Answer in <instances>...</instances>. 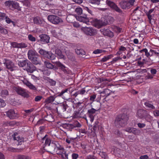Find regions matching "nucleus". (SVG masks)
Here are the masks:
<instances>
[{
	"instance_id": "f257e3e1",
	"label": "nucleus",
	"mask_w": 159,
	"mask_h": 159,
	"mask_svg": "<svg viewBox=\"0 0 159 159\" xmlns=\"http://www.w3.org/2000/svg\"><path fill=\"white\" fill-rule=\"evenodd\" d=\"M129 119L128 116L125 114H120L116 117L114 124L117 127L124 126L127 124V122Z\"/></svg>"
},
{
	"instance_id": "f03ea898",
	"label": "nucleus",
	"mask_w": 159,
	"mask_h": 159,
	"mask_svg": "<svg viewBox=\"0 0 159 159\" xmlns=\"http://www.w3.org/2000/svg\"><path fill=\"white\" fill-rule=\"evenodd\" d=\"M92 102H91L90 103H88L87 105V106L89 105L91 107V108L88 110L87 114L90 118V121L92 122L94 120V116L96 112L98 111L101 108L100 103L97 102L96 103L97 106L94 107V108L92 107Z\"/></svg>"
},
{
	"instance_id": "7ed1b4c3",
	"label": "nucleus",
	"mask_w": 159,
	"mask_h": 159,
	"mask_svg": "<svg viewBox=\"0 0 159 159\" xmlns=\"http://www.w3.org/2000/svg\"><path fill=\"white\" fill-rule=\"evenodd\" d=\"M48 20L51 23L55 25H58L63 22L62 20L57 16L50 15L48 16Z\"/></svg>"
},
{
	"instance_id": "20e7f679",
	"label": "nucleus",
	"mask_w": 159,
	"mask_h": 159,
	"mask_svg": "<svg viewBox=\"0 0 159 159\" xmlns=\"http://www.w3.org/2000/svg\"><path fill=\"white\" fill-rule=\"evenodd\" d=\"M135 2V0H130L129 1H122L119 3V5L122 9H129L134 5Z\"/></svg>"
},
{
	"instance_id": "39448f33",
	"label": "nucleus",
	"mask_w": 159,
	"mask_h": 159,
	"mask_svg": "<svg viewBox=\"0 0 159 159\" xmlns=\"http://www.w3.org/2000/svg\"><path fill=\"white\" fill-rule=\"evenodd\" d=\"M82 31L85 34L88 36H93L96 34V31L91 27H82Z\"/></svg>"
},
{
	"instance_id": "423d86ee",
	"label": "nucleus",
	"mask_w": 159,
	"mask_h": 159,
	"mask_svg": "<svg viewBox=\"0 0 159 159\" xmlns=\"http://www.w3.org/2000/svg\"><path fill=\"white\" fill-rule=\"evenodd\" d=\"M52 143L55 145L54 151L57 154L63 153V152L65 151L63 146L60 145L57 142L54 141L52 142Z\"/></svg>"
},
{
	"instance_id": "0eeeda50",
	"label": "nucleus",
	"mask_w": 159,
	"mask_h": 159,
	"mask_svg": "<svg viewBox=\"0 0 159 159\" xmlns=\"http://www.w3.org/2000/svg\"><path fill=\"white\" fill-rule=\"evenodd\" d=\"M5 4L6 5L8 6L11 9H16L18 10H21L20 7L19 6V4L17 2L13 1H6Z\"/></svg>"
},
{
	"instance_id": "6e6552de",
	"label": "nucleus",
	"mask_w": 159,
	"mask_h": 159,
	"mask_svg": "<svg viewBox=\"0 0 159 159\" xmlns=\"http://www.w3.org/2000/svg\"><path fill=\"white\" fill-rule=\"evenodd\" d=\"M106 3L108 6L114 10L120 13H122V10L112 1L109 0H107L106 1Z\"/></svg>"
},
{
	"instance_id": "1a4fd4ad",
	"label": "nucleus",
	"mask_w": 159,
	"mask_h": 159,
	"mask_svg": "<svg viewBox=\"0 0 159 159\" xmlns=\"http://www.w3.org/2000/svg\"><path fill=\"white\" fill-rule=\"evenodd\" d=\"M14 90L18 94L24 98L29 97V94L26 90L20 87H15L14 88Z\"/></svg>"
},
{
	"instance_id": "9d476101",
	"label": "nucleus",
	"mask_w": 159,
	"mask_h": 159,
	"mask_svg": "<svg viewBox=\"0 0 159 159\" xmlns=\"http://www.w3.org/2000/svg\"><path fill=\"white\" fill-rule=\"evenodd\" d=\"M124 130L129 133H132L135 135H139L140 133L139 129L134 127H127Z\"/></svg>"
},
{
	"instance_id": "9b49d317",
	"label": "nucleus",
	"mask_w": 159,
	"mask_h": 159,
	"mask_svg": "<svg viewBox=\"0 0 159 159\" xmlns=\"http://www.w3.org/2000/svg\"><path fill=\"white\" fill-rule=\"evenodd\" d=\"M18 65L20 67H23V69L26 70L28 73L30 72V66L26 61H20L19 62Z\"/></svg>"
},
{
	"instance_id": "f8f14e48",
	"label": "nucleus",
	"mask_w": 159,
	"mask_h": 159,
	"mask_svg": "<svg viewBox=\"0 0 159 159\" xmlns=\"http://www.w3.org/2000/svg\"><path fill=\"white\" fill-rule=\"evenodd\" d=\"M34 52L30 50V60L31 62L35 65H37L39 63V61L37 58L38 55L35 53H33Z\"/></svg>"
},
{
	"instance_id": "ddd939ff",
	"label": "nucleus",
	"mask_w": 159,
	"mask_h": 159,
	"mask_svg": "<svg viewBox=\"0 0 159 159\" xmlns=\"http://www.w3.org/2000/svg\"><path fill=\"white\" fill-rule=\"evenodd\" d=\"M40 139L41 140V142L43 143L44 142V145L45 147H44V148H45L46 146H49L51 142V140L50 137L48 135L46 134L44 137L41 138Z\"/></svg>"
},
{
	"instance_id": "4468645a",
	"label": "nucleus",
	"mask_w": 159,
	"mask_h": 159,
	"mask_svg": "<svg viewBox=\"0 0 159 159\" xmlns=\"http://www.w3.org/2000/svg\"><path fill=\"white\" fill-rule=\"evenodd\" d=\"M73 116L75 118H84L86 117L84 114V111L83 110L81 111H75L73 114Z\"/></svg>"
},
{
	"instance_id": "2eb2a0df",
	"label": "nucleus",
	"mask_w": 159,
	"mask_h": 159,
	"mask_svg": "<svg viewBox=\"0 0 159 159\" xmlns=\"http://www.w3.org/2000/svg\"><path fill=\"white\" fill-rule=\"evenodd\" d=\"M7 115L11 119H15L18 117L17 113H16L13 110H10L7 111Z\"/></svg>"
},
{
	"instance_id": "dca6fc26",
	"label": "nucleus",
	"mask_w": 159,
	"mask_h": 159,
	"mask_svg": "<svg viewBox=\"0 0 159 159\" xmlns=\"http://www.w3.org/2000/svg\"><path fill=\"white\" fill-rule=\"evenodd\" d=\"M39 37L42 43L46 44L49 43L50 37L48 36L45 34H42L40 35Z\"/></svg>"
},
{
	"instance_id": "f3484780",
	"label": "nucleus",
	"mask_w": 159,
	"mask_h": 159,
	"mask_svg": "<svg viewBox=\"0 0 159 159\" xmlns=\"http://www.w3.org/2000/svg\"><path fill=\"white\" fill-rule=\"evenodd\" d=\"M147 111L144 109H139L137 111V116L139 118L143 119L144 118L145 115L147 114Z\"/></svg>"
},
{
	"instance_id": "a211bd4d",
	"label": "nucleus",
	"mask_w": 159,
	"mask_h": 159,
	"mask_svg": "<svg viewBox=\"0 0 159 159\" xmlns=\"http://www.w3.org/2000/svg\"><path fill=\"white\" fill-rule=\"evenodd\" d=\"M104 24L106 25L107 24L112 23L114 21V19L111 16H106L104 17Z\"/></svg>"
},
{
	"instance_id": "6ab92c4d",
	"label": "nucleus",
	"mask_w": 159,
	"mask_h": 159,
	"mask_svg": "<svg viewBox=\"0 0 159 159\" xmlns=\"http://www.w3.org/2000/svg\"><path fill=\"white\" fill-rule=\"evenodd\" d=\"M7 68L11 71H13L15 68V66L13 62L7 60L5 63Z\"/></svg>"
},
{
	"instance_id": "aec40b11",
	"label": "nucleus",
	"mask_w": 159,
	"mask_h": 159,
	"mask_svg": "<svg viewBox=\"0 0 159 159\" xmlns=\"http://www.w3.org/2000/svg\"><path fill=\"white\" fill-rule=\"evenodd\" d=\"M154 11V9L152 8L150 9L148 11L145 12L146 15L147 16L149 23H151V20L154 17V14H152V13Z\"/></svg>"
},
{
	"instance_id": "412c9836",
	"label": "nucleus",
	"mask_w": 159,
	"mask_h": 159,
	"mask_svg": "<svg viewBox=\"0 0 159 159\" xmlns=\"http://www.w3.org/2000/svg\"><path fill=\"white\" fill-rule=\"evenodd\" d=\"M45 128L44 126H41L39 128V131L37 135V137L40 140L41 138L44 136L43 134L45 132Z\"/></svg>"
},
{
	"instance_id": "4be33fe9",
	"label": "nucleus",
	"mask_w": 159,
	"mask_h": 159,
	"mask_svg": "<svg viewBox=\"0 0 159 159\" xmlns=\"http://www.w3.org/2000/svg\"><path fill=\"white\" fill-rule=\"evenodd\" d=\"M77 20L78 21L83 22L84 23L87 24L89 22V19L87 17V15H83L82 16H79L77 18Z\"/></svg>"
},
{
	"instance_id": "5701e85b",
	"label": "nucleus",
	"mask_w": 159,
	"mask_h": 159,
	"mask_svg": "<svg viewBox=\"0 0 159 159\" xmlns=\"http://www.w3.org/2000/svg\"><path fill=\"white\" fill-rule=\"evenodd\" d=\"M99 93L100 94L98 95V98L96 100H97V102H98V101H99L100 100H102L103 102H104L105 101V99L107 97L103 91H99Z\"/></svg>"
},
{
	"instance_id": "b1692460",
	"label": "nucleus",
	"mask_w": 159,
	"mask_h": 159,
	"mask_svg": "<svg viewBox=\"0 0 159 159\" xmlns=\"http://www.w3.org/2000/svg\"><path fill=\"white\" fill-rule=\"evenodd\" d=\"M34 23V24L39 25L43 24L44 20L39 16L34 17L33 19Z\"/></svg>"
},
{
	"instance_id": "393cba45",
	"label": "nucleus",
	"mask_w": 159,
	"mask_h": 159,
	"mask_svg": "<svg viewBox=\"0 0 159 159\" xmlns=\"http://www.w3.org/2000/svg\"><path fill=\"white\" fill-rule=\"evenodd\" d=\"M74 101L71 99H69L68 100H67L66 102L65 105L67 107H72L74 109L75 108L74 106Z\"/></svg>"
},
{
	"instance_id": "a878e982",
	"label": "nucleus",
	"mask_w": 159,
	"mask_h": 159,
	"mask_svg": "<svg viewBox=\"0 0 159 159\" xmlns=\"http://www.w3.org/2000/svg\"><path fill=\"white\" fill-rule=\"evenodd\" d=\"M58 66L61 68V70L65 73L69 74L71 73V71L67 69H66V67L60 62H58Z\"/></svg>"
},
{
	"instance_id": "bb28decb",
	"label": "nucleus",
	"mask_w": 159,
	"mask_h": 159,
	"mask_svg": "<svg viewBox=\"0 0 159 159\" xmlns=\"http://www.w3.org/2000/svg\"><path fill=\"white\" fill-rule=\"evenodd\" d=\"M61 126L64 128L66 129L68 131H71L74 128V126L72 124H64L61 125Z\"/></svg>"
},
{
	"instance_id": "cd10ccee",
	"label": "nucleus",
	"mask_w": 159,
	"mask_h": 159,
	"mask_svg": "<svg viewBox=\"0 0 159 159\" xmlns=\"http://www.w3.org/2000/svg\"><path fill=\"white\" fill-rule=\"evenodd\" d=\"M104 35L108 36L110 37H112L114 36L113 33L109 29H102Z\"/></svg>"
},
{
	"instance_id": "c85d7f7f",
	"label": "nucleus",
	"mask_w": 159,
	"mask_h": 159,
	"mask_svg": "<svg viewBox=\"0 0 159 159\" xmlns=\"http://www.w3.org/2000/svg\"><path fill=\"white\" fill-rule=\"evenodd\" d=\"M56 108L57 112H61L65 111L66 110L67 107L65 103H64L59 105Z\"/></svg>"
},
{
	"instance_id": "c756f323",
	"label": "nucleus",
	"mask_w": 159,
	"mask_h": 159,
	"mask_svg": "<svg viewBox=\"0 0 159 159\" xmlns=\"http://www.w3.org/2000/svg\"><path fill=\"white\" fill-rule=\"evenodd\" d=\"M44 57L51 60H53L55 58V56L51 51H47Z\"/></svg>"
},
{
	"instance_id": "7c9ffc66",
	"label": "nucleus",
	"mask_w": 159,
	"mask_h": 159,
	"mask_svg": "<svg viewBox=\"0 0 159 159\" xmlns=\"http://www.w3.org/2000/svg\"><path fill=\"white\" fill-rule=\"evenodd\" d=\"M13 139L14 140L17 141L19 143L23 142L24 140L22 137H20L18 136L17 133H15L13 135Z\"/></svg>"
},
{
	"instance_id": "2f4dec72",
	"label": "nucleus",
	"mask_w": 159,
	"mask_h": 159,
	"mask_svg": "<svg viewBox=\"0 0 159 159\" xmlns=\"http://www.w3.org/2000/svg\"><path fill=\"white\" fill-rule=\"evenodd\" d=\"M95 26L97 27L101 28L103 26H105L104 21L95 19L94 20Z\"/></svg>"
},
{
	"instance_id": "473e14b6",
	"label": "nucleus",
	"mask_w": 159,
	"mask_h": 159,
	"mask_svg": "<svg viewBox=\"0 0 159 159\" xmlns=\"http://www.w3.org/2000/svg\"><path fill=\"white\" fill-rule=\"evenodd\" d=\"M55 96H50L45 99V102L47 104L51 103L55 100Z\"/></svg>"
},
{
	"instance_id": "72a5a7b5",
	"label": "nucleus",
	"mask_w": 159,
	"mask_h": 159,
	"mask_svg": "<svg viewBox=\"0 0 159 159\" xmlns=\"http://www.w3.org/2000/svg\"><path fill=\"white\" fill-rule=\"evenodd\" d=\"M75 19V16L72 15H68L66 17V20L70 23H72Z\"/></svg>"
},
{
	"instance_id": "f704fd0d",
	"label": "nucleus",
	"mask_w": 159,
	"mask_h": 159,
	"mask_svg": "<svg viewBox=\"0 0 159 159\" xmlns=\"http://www.w3.org/2000/svg\"><path fill=\"white\" fill-rule=\"evenodd\" d=\"M51 12L53 14L57 15L59 16H62L61 11L57 9H52L50 10Z\"/></svg>"
},
{
	"instance_id": "c9c22d12",
	"label": "nucleus",
	"mask_w": 159,
	"mask_h": 159,
	"mask_svg": "<svg viewBox=\"0 0 159 159\" xmlns=\"http://www.w3.org/2000/svg\"><path fill=\"white\" fill-rule=\"evenodd\" d=\"M150 52L152 53V54L150 57H148V60H150L151 61H153V59H152L151 58L152 57V56H159V52H157L156 51L152 50H150Z\"/></svg>"
},
{
	"instance_id": "e433bc0d",
	"label": "nucleus",
	"mask_w": 159,
	"mask_h": 159,
	"mask_svg": "<svg viewBox=\"0 0 159 159\" xmlns=\"http://www.w3.org/2000/svg\"><path fill=\"white\" fill-rule=\"evenodd\" d=\"M75 52L76 54L79 55H84L85 54V52L82 49H76Z\"/></svg>"
},
{
	"instance_id": "4c0bfd02",
	"label": "nucleus",
	"mask_w": 159,
	"mask_h": 159,
	"mask_svg": "<svg viewBox=\"0 0 159 159\" xmlns=\"http://www.w3.org/2000/svg\"><path fill=\"white\" fill-rule=\"evenodd\" d=\"M144 104L145 107L147 108L152 109H154L155 108V107L153 104H151L150 102H146L144 103Z\"/></svg>"
},
{
	"instance_id": "58836bf2",
	"label": "nucleus",
	"mask_w": 159,
	"mask_h": 159,
	"mask_svg": "<svg viewBox=\"0 0 159 159\" xmlns=\"http://www.w3.org/2000/svg\"><path fill=\"white\" fill-rule=\"evenodd\" d=\"M111 28L113 31L117 33H120L122 30L121 28L116 26H112Z\"/></svg>"
},
{
	"instance_id": "ea45409f",
	"label": "nucleus",
	"mask_w": 159,
	"mask_h": 159,
	"mask_svg": "<svg viewBox=\"0 0 159 159\" xmlns=\"http://www.w3.org/2000/svg\"><path fill=\"white\" fill-rule=\"evenodd\" d=\"M144 77L145 80H152L153 78V76L150 73L148 72L145 75Z\"/></svg>"
},
{
	"instance_id": "a19ab883",
	"label": "nucleus",
	"mask_w": 159,
	"mask_h": 159,
	"mask_svg": "<svg viewBox=\"0 0 159 159\" xmlns=\"http://www.w3.org/2000/svg\"><path fill=\"white\" fill-rule=\"evenodd\" d=\"M44 64L46 67L50 69H52L54 67L53 65L51 63L47 61H45Z\"/></svg>"
},
{
	"instance_id": "79ce46f5",
	"label": "nucleus",
	"mask_w": 159,
	"mask_h": 159,
	"mask_svg": "<svg viewBox=\"0 0 159 159\" xmlns=\"http://www.w3.org/2000/svg\"><path fill=\"white\" fill-rule=\"evenodd\" d=\"M152 117L149 114L148 112L147 111V114L145 115L143 119H145L147 121H149L152 119Z\"/></svg>"
},
{
	"instance_id": "37998d69",
	"label": "nucleus",
	"mask_w": 159,
	"mask_h": 159,
	"mask_svg": "<svg viewBox=\"0 0 159 159\" xmlns=\"http://www.w3.org/2000/svg\"><path fill=\"white\" fill-rule=\"evenodd\" d=\"M100 0H90L89 2L93 4L99 5L100 3Z\"/></svg>"
},
{
	"instance_id": "c03bdc74",
	"label": "nucleus",
	"mask_w": 159,
	"mask_h": 159,
	"mask_svg": "<svg viewBox=\"0 0 159 159\" xmlns=\"http://www.w3.org/2000/svg\"><path fill=\"white\" fill-rule=\"evenodd\" d=\"M140 52H144L145 53V55L147 57H148L149 56L150 57L151 56L150 53L148 52V50L146 48H145L140 50Z\"/></svg>"
},
{
	"instance_id": "a18cd8bd",
	"label": "nucleus",
	"mask_w": 159,
	"mask_h": 159,
	"mask_svg": "<svg viewBox=\"0 0 159 159\" xmlns=\"http://www.w3.org/2000/svg\"><path fill=\"white\" fill-rule=\"evenodd\" d=\"M102 91L107 97L108 96L111 92V91L108 89H105Z\"/></svg>"
},
{
	"instance_id": "49530a36",
	"label": "nucleus",
	"mask_w": 159,
	"mask_h": 159,
	"mask_svg": "<svg viewBox=\"0 0 159 159\" xmlns=\"http://www.w3.org/2000/svg\"><path fill=\"white\" fill-rule=\"evenodd\" d=\"M29 156L23 155H18L17 156V159H29Z\"/></svg>"
},
{
	"instance_id": "de8ad7c7",
	"label": "nucleus",
	"mask_w": 159,
	"mask_h": 159,
	"mask_svg": "<svg viewBox=\"0 0 159 159\" xmlns=\"http://www.w3.org/2000/svg\"><path fill=\"white\" fill-rule=\"evenodd\" d=\"M78 93H79V94H81L82 95H84L85 93H87V92L86 91L85 88L81 89V90H78Z\"/></svg>"
},
{
	"instance_id": "09e8293b",
	"label": "nucleus",
	"mask_w": 159,
	"mask_h": 159,
	"mask_svg": "<svg viewBox=\"0 0 159 159\" xmlns=\"http://www.w3.org/2000/svg\"><path fill=\"white\" fill-rule=\"evenodd\" d=\"M98 123L99 122L98 121H96L95 122L93 127V129L94 131H96V130L98 129Z\"/></svg>"
},
{
	"instance_id": "8fccbe9b",
	"label": "nucleus",
	"mask_w": 159,
	"mask_h": 159,
	"mask_svg": "<svg viewBox=\"0 0 159 159\" xmlns=\"http://www.w3.org/2000/svg\"><path fill=\"white\" fill-rule=\"evenodd\" d=\"M105 51L104 50H102V49H97L95 50H94L93 52V53L94 54H98L99 53H101L103 52H105Z\"/></svg>"
},
{
	"instance_id": "3c124183",
	"label": "nucleus",
	"mask_w": 159,
	"mask_h": 159,
	"mask_svg": "<svg viewBox=\"0 0 159 159\" xmlns=\"http://www.w3.org/2000/svg\"><path fill=\"white\" fill-rule=\"evenodd\" d=\"M68 90V89L67 88L65 89L64 90H62L61 93H60L58 95V96H63V95L64 94L66 93H67V92Z\"/></svg>"
},
{
	"instance_id": "603ef678",
	"label": "nucleus",
	"mask_w": 159,
	"mask_h": 159,
	"mask_svg": "<svg viewBox=\"0 0 159 159\" xmlns=\"http://www.w3.org/2000/svg\"><path fill=\"white\" fill-rule=\"evenodd\" d=\"M79 131L81 136H83L84 134H86L87 131L85 129H80Z\"/></svg>"
},
{
	"instance_id": "864d4df0",
	"label": "nucleus",
	"mask_w": 159,
	"mask_h": 159,
	"mask_svg": "<svg viewBox=\"0 0 159 159\" xmlns=\"http://www.w3.org/2000/svg\"><path fill=\"white\" fill-rule=\"evenodd\" d=\"M75 11L78 14L81 15L82 13V10L81 8H76Z\"/></svg>"
},
{
	"instance_id": "5fc2aeb1",
	"label": "nucleus",
	"mask_w": 159,
	"mask_h": 159,
	"mask_svg": "<svg viewBox=\"0 0 159 159\" xmlns=\"http://www.w3.org/2000/svg\"><path fill=\"white\" fill-rule=\"evenodd\" d=\"M47 51H45L43 49H41L39 51V52L40 55L43 56L44 57H45V54Z\"/></svg>"
},
{
	"instance_id": "6e6d98bb",
	"label": "nucleus",
	"mask_w": 159,
	"mask_h": 159,
	"mask_svg": "<svg viewBox=\"0 0 159 159\" xmlns=\"http://www.w3.org/2000/svg\"><path fill=\"white\" fill-rule=\"evenodd\" d=\"M111 57V55H108L107 57H104L101 60V61L102 62H105L108 60Z\"/></svg>"
},
{
	"instance_id": "4d7b16f0",
	"label": "nucleus",
	"mask_w": 159,
	"mask_h": 159,
	"mask_svg": "<svg viewBox=\"0 0 159 159\" xmlns=\"http://www.w3.org/2000/svg\"><path fill=\"white\" fill-rule=\"evenodd\" d=\"M6 105V103L3 99L0 98V107H3Z\"/></svg>"
},
{
	"instance_id": "13d9d810",
	"label": "nucleus",
	"mask_w": 159,
	"mask_h": 159,
	"mask_svg": "<svg viewBox=\"0 0 159 159\" xmlns=\"http://www.w3.org/2000/svg\"><path fill=\"white\" fill-rule=\"evenodd\" d=\"M48 82L52 86H55L56 83V81L53 80L52 79H49V80L48 81Z\"/></svg>"
},
{
	"instance_id": "bf43d9fd",
	"label": "nucleus",
	"mask_w": 159,
	"mask_h": 159,
	"mask_svg": "<svg viewBox=\"0 0 159 159\" xmlns=\"http://www.w3.org/2000/svg\"><path fill=\"white\" fill-rule=\"evenodd\" d=\"M0 33L5 34L7 33V31L6 29L0 26Z\"/></svg>"
},
{
	"instance_id": "052dcab7",
	"label": "nucleus",
	"mask_w": 159,
	"mask_h": 159,
	"mask_svg": "<svg viewBox=\"0 0 159 159\" xmlns=\"http://www.w3.org/2000/svg\"><path fill=\"white\" fill-rule=\"evenodd\" d=\"M79 156L78 154L73 153L71 155L72 159H77L79 157Z\"/></svg>"
},
{
	"instance_id": "680f3d73",
	"label": "nucleus",
	"mask_w": 159,
	"mask_h": 159,
	"mask_svg": "<svg viewBox=\"0 0 159 159\" xmlns=\"http://www.w3.org/2000/svg\"><path fill=\"white\" fill-rule=\"evenodd\" d=\"M24 5L28 7L30 5V2L29 0H25L22 1Z\"/></svg>"
},
{
	"instance_id": "e2e57ef3",
	"label": "nucleus",
	"mask_w": 159,
	"mask_h": 159,
	"mask_svg": "<svg viewBox=\"0 0 159 159\" xmlns=\"http://www.w3.org/2000/svg\"><path fill=\"white\" fill-rule=\"evenodd\" d=\"M1 93L2 96L7 95L8 94V92L6 90H2L1 91Z\"/></svg>"
},
{
	"instance_id": "0e129e2a",
	"label": "nucleus",
	"mask_w": 159,
	"mask_h": 159,
	"mask_svg": "<svg viewBox=\"0 0 159 159\" xmlns=\"http://www.w3.org/2000/svg\"><path fill=\"white\" fill-rule=\"evenodd\" d=\"M157 72V71L154 68L151 69L150 70L151 74L153 76L156 74Z\"/></svg>"
},
{
	"instance_id": "69168bd1",
	"label": "nucleus",
	"mask_w": 159,
	"mask_h": 159,
	"mask_svg": "<svg viewBox=\"0 0 159 159\" xmlns=\"http://www.w3.org/2000/svg\"><path fill=\"white\" fill-rule=\"evenodd\" d=\"M96 95L95 94H92L90 96V100L93 103V102L94 101V100L96 98Z\"/></svg>"
},
{
	"instance_id": "338daca9",
	"label": "nucleus",
	"mask_w": 159,
	"mask_h": 159,
	"mask_svg": "<svg viewBox=\"0 0 159 159\" xmlns=\"http://www.w3.org/2000/svg\"><path fill=\"white\" fill-rule=\"evenodd\" d=\"M23 83L24 84H25L27 86L30 88V83L26 79H24L23 81Z\"/></svg>"
},
{
	"instance_id": "774afa93",
	"label": "nucleus",
	"mask_w": 159,
	"mask_h": 159,
	"mask_svg": "<svg viewBox=\"0 0 159 159\" xmlns=\"http://www.w3.org/2000/svg\"><path fill=\"white\" fill-rule=\"evenodd\" d=\"M42 98V96H37L35 97L34 100L36 102H38L40 101Z\"/></svg>"
}]
</instances>
